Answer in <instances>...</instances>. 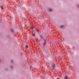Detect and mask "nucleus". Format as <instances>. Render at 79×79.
<instances>
[{
	"label": "nucleus",
	"instance_id": "obj_1",
	"mask_svg": "<svg viewBox=\"0 0 79 79\" xmlns=\"http://www.w3.org/2000/svg\"><path fill=\"white\" fill-rule=\"evenodd\" d=\"M43 46H45V45H47V41H46V40L43 39Z\"/></svg>",
	"mask_w": 79,
	"mask_h": 79
},
{
	"label": "nucleus",
	"instance_id": "obj_2",
	"mask_svg": "<svg viewBox=\"0 0 79 79\" xmlns=\"http://www.w3.org/2000/svg\"><path fill=\"white\" fill-rule=\"evenodd\" d=\"M52 68L53 69H55V68H56L55 66V64H54V63H53L52 64Z\"/></svg>",
	"mask_w": 79,
	"mask_h": 79
},
{
	"label": "nucleus",
	"instance_id": "obj_3",
	"mask_svg": "<svg viewBox=\"0 0 79 79\" xmlns=\"http://www.w3.org/2000/svg\"><path fill=\"white\" fill-rule=\"evenodd\" d=\"M35 31H36L37 32H40V31H39V30L38 29L36 28L35 30Z\"/></svg>",
	"mask_w": 79,
	"mask_h": 79
},
{
	"label": "nucleus",
	"instance_id": "obj_4",
	"mask_svg": "<svg viewBox=\"0 0 79 79\" xmlns=\"http://www.w3.org/2000/svg\"><path fill=\"white\" fill-rule=\"evenodd\" d=\"M64 79H68V77L67 75H65L64 76Z\"/></svg>",
	"mask_w": 79,
	"mask_h": 79
},
{
	"label": "nucleus",
	"instance_id": "obj_5",
	"mask_svg": "<svg viewBox=\"0 0 79 79\" xmlns=\"http://www.w3.org/2000/svg\"><path fill=\"white\" fill-rule=\"evenodd\" d=\"M40 38H41V39H42L43 40V39H44V37H43V36H42V35H40Z\"/></svg>",
	"mask_w": 79,
	"mask_h": 79
},
{
	"label": "nucleus",
	"instance_id": "obj_6",
	"mask_svg": "<svg viewBox=\"0 0 79 79\" xmlns=\"http://www.w3.org/2000/svg\"><path fill=\"white\" fill-rule=\"evenodd\" d=\"M0 8L1 9V10H3V6H2L1 5L0 6Z\"/></svg>",
	"mask_w": 79,
	"mask_h": 79
},
{
	"label": "nucleus",
	"instance_id": "obj_7",
	"mask_svg": "<svg viewBox=\"0 0 79 79\" xmlns=\"http://www.w3.org/2000/svg\"><path fill=\"white\" fill-rule=\"evenodd\" d=\"M25 49H27V48H28V46L25 45Z\"/></svg>",
	"mask_w": 79,
	"mask_h": 79
},
{
	"label": "nucleus",
	"instance_id": "obj_8",
	"mask_svg": "<svg viewBox=\"0 0 79 79\" xmlns=\"http://www.w3.org/2000/svg\"><path fill=\"white\" fill-rule=\"evenodd\" d=\"M64 26L63 25H61L60 26V28H63V27H64Z\"/></svg>",
	"mask_w": 79,
	"mask_h": 79
},
{
	"label": "nucleus",
	"instance_id": "obj_9",
	"mask_svg": "<svg viewBox=\"0 0 79 79\" xmlns=\"http://www.w3.org/2000/svg\"><path fill=\"white\" fill-rule=\"evenodd\" d=\"M30 28H31V29L32 30H33V29H34V27H30Z\"/></svg>",
	"mask_w": 79,
	"mask_h": 79
},
{
	"label": "nucleus",
	"instance_id": "obj_10",
	"mask_svg": "<svg viewBox=\"0 0 79 79\" xmlns=\"http://www.w3.org/2000/svg\"><path fill=\"white\" fill-rule=\"evenodd\" d=\"M39 41V39H37V40H36V42H38Z\"/></svg>",
	"mask_w": 79,
	"mask_h": 79
},
{
	"label": "nucleus",
	"instance_id": "obj_11",
	"mask_svg": "<svg viewBox=\"0 0 79 79\" xmlns=\"http://www.w3.org/2000/svg\"><path fill=\"white\" fill-rule=\"evenodd\" d=\"M11 30L12 32H13V28L11 29Z\"/></svg>",
	"mask_w": 79,
	"mask_h": 79
},
{
	"label": "nucleus",
	"instance_id": "obj_12",
	"mask_svg": "<svg viewBox=\"0 0 79 79\" xmlns=\"http://www.w3.org/2000/svg\"><path fill=\"white\" fill-rule=\"evenodd\" d=\"M10 6L11 7H12V8H13V6L12 5H11Z\"/></svg>",
	"mask_w": 79,
	"mask_h": 79
},
{
	"label": "nucleus",
	"instance_id": "obj_13",
	"mask_svg": "<svg viewBox=\"0 0 79 79\" xmlns=\"http://www.w3.org/2000/svg\"><path fill=\"white\" fill-rule=\"evenodd\" d=\"M13 68V66H10V68L12 69V68Z\"/></svg>",
	"mask_w": 79,
	"mask_h": 79
},
{
	"label": "nucleus",
	"instance_id": "obj_14",
	"mask_svg": "<svg viewBox=\"0 0 79 79\" xmlns=\"http://www.w3.org/2000/svg\"><path fill=\"white\" fill-rule=\"evenodd\" d=\"M52 11V9H49V11Z\"/></svg>",
	"mask_w": 79,
	"mask_h": 79
},
{
	"label": "nucleus",
	"instance_id": "obj_15",
	"mask_svg": "<svg viewBox=\"0 0 79 79\" xmlns=\"http://www.w3.org/2000/svg\"><path fill=\"white\" fill-rule=\"evenodd\" d=\"M32 35H33V36H35V34H33Z\"/></svg>",
	"mask_w": 79,
	"mask_h": 79
},
{
	"label": "nucleus",
	"instance_id": "obj_16",
	"mask_svg": "<svg viewBox=\"0 0 79 79\" xmlns=\"http://www.w3.org/2000/svg\"><path fill=\"white\" fill-rule=\"evenodd\" d=\"M33 27V28H34V27Z\"/></svg>",
	"mask_w": 79,
	"mask_h": 79
}]
</instances>
